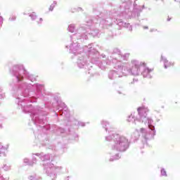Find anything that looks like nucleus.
I'll return each mask as SVG.
<instances>
[{
    "mask_svg": "<svg viewBox=\"0 0 180 180\" xmlns=\"http://www.w3.org/2000/svg\"><path fill=\"white\" fill-rule=\"evenodd\" d=\"M18 82H22V77L19 78V77H18Z\"/></svg>",
    "mask_w": 180,
    "mask_h": 180,
    "instance_id": "nucleus-6",
    "label": "nucleus"
},
{
    "mask_svg": "<svg viewBox=\"0 0 180 180\" xmlns=\"http://www.w3.org/2000/svg\"><path fill=\"white\" fill-rule=\"evenodd\" d=\"M161 175L165 176V170L161 169Z\"/></svg>",
    "mask_w": 180,
    "mask_h": 180,
    "instance_id": "nucleus-5",
    "label": "nucleus"
},
{
    "mask_svg": "<svg viewBox=\"0 0 180 180\" xmlns=\"http://www.w3.org/2000/svg\"><path fill=\"white\" fill-rule=\"evenodd\" d=\"M148 112V110L147 108L145 107H140L139 108H137V112L139 113V115L141 116H145L146 114Z\"/></svg>",
    "mask_w": 180,
    "mask_h": 180,
    "instance_id": "nucleus-1",
    "label": "nucleus"
},
{
    "mask_svg": "<svg viewBox=\"0 0 180 180\" xmlns=\"http://www.w3.org/2000/svg\"><path fill=\"white\" fill-rule=\"evenodd\" d=\"M172 67H174V63L168 60L164 61V68H171Z\"/></svg>",
    "mask_w": 180,
    "mask_h": 180,
    "instance_id": "nucleus-3",
    "label": "nucleus"
},
{
    "mask_svg": "<svg viewBox=\"0 0 180 180\" xmlns=\"http://www.w3.org/2000/svg\"><path fill=\"white\" fill-rule=\"evenodd\" d=\"M153 72V69H150L149 68H145L143 69V72H142V75L145 77H147L150 75V73Z\"/></svg>",
    "mask_w": 180,
    "mask_h": 180,
    "instance_id": "nucleus-2",
    "label": "nucleus"
},
{
    "mask_svg": "<svg viewBox=\"0 0 180 180\" xmlns=\"http://www.w3.org/2000/svg\"><path fill=\"white\" fill-rule=\"evenodd\" d=\"M142 65L145 66V63H142Z\"/></svg>",
    "mask_w": 180,
    "mask_h": 180,
    "instance_id": "nucleus-7",
    "label": "nucleus"
},
{
    "mask_svg": "<svg viewBox=\"0 0 180 180\" xmlns=\"http://www.w3.org/2000/svg\"><path fill=\"white\" fill-rule=\"evenodd\" d=\"M136 121V119L132 117V116H129V119H128V122H134Z\"/></svg>",
    "mask_w": 180,
    "mask_h": 180,
    "instance_id": "nucleus-4",
    "label": "nucleus"
}]
</instances>
